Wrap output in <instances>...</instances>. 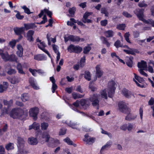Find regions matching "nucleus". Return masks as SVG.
Instances as JSON below:
<instances>
[{"label": "nucleus", "instance_id": "nucleus-1", "mask_svg": "<svg viewBox=\"0 0 154 154\" xmlns=\"http://www.w3.org/2000/svg\"><path fill=\"white\" fill-rule=\"evenodd\" d=\"M116 87V85L113 81H110L108 83L107 89V92L106 89L102 90L100 92V95L102 96H110L115 93V90Z\"/></svg>", "mask_w": 154, "mask_h": 154}, {"label": "nucleus", "instance_id": "nucleus-2", "mask_svg": "<svg viewBox=\"0 0 154 154\" xmlns=\"http://www.w3.org/2000/svg\"><path fill=\"white\" fill-rule=\"evenodd\" d=\"M144 10L143 9H141L140 10L138 13L137 14L138 18L140 20L142 21L144 23L148 24H151L152 26L154 27V20H153L151 19H149L147 20L144 19Z\"/></svg>", "mask_w": 154, "mask_h": 154}, {"label": "nucleus", "instance_id": "nucleus-3", "mask_svg": "<svg viewBox=\"0 0 154 154\" xmlns=\"http://www.w3.org/2000/svg\"><path fill=\"white\" fill-rule=\"evenodd\" d=\"M17 143L18 153L16 154H26L27 152L24 148L25 143L24 140L21 138L18 137Z\"/></svg>", "mask_w": 154, "mask_h": 154}, {"label": "nucleus", "instance_id": "nucleus-4", "mask_svg": "<svg viewBox=\"0 0 154 154\" xmlns=\"http://www.w3.org/2000/svg\"><path fill=\"white\" fill-rule=\"evenodd\" d=\"M39 139L41 142H44L45 141L48 142L49 141L52 143H54L56 144L59 143V141L57 140H55L52 138L50 137V135L47 132H44L41 137H39Z\"/></svg>", "mask_w": 154, "mask_h": 154}, {"label": "nucleus", "instance_id": "nucleus-5", "mask_svg": "<svg viewBox=\"0 0 154 154\" xmlns=\"http://www.w3.org/2000/svg\"><path fill=\"white\" fill-rule=\"evenodd\" d=\"M23 114V111L20 108L13 109L10 113V116L14 119H20Z\"/></svg>", "mask_w": 154, "mask_h": 154}, {"label": "nucleus", "instance_id": "nucleus-6", "mask_svg": "<svg viewBox=\"0 0 154 154\" xmlns=\"http://www.w3.org/2000/svg\"><path fill=\"white\" fill-rule=\"evenodd\" d=\"M118 109L119 111L124 113L130 108L128 107L126 103L123 101L119 102L118 103Z\"/></svg>", "mask_w": 154, "mask_h": 154}, {"label": "nucleus", "instance_id": "nucleus-7", "mask_svg": "<svg viewBox=\"0 0 154 154\" xmlns=\"http://www.w3.org/2000/svg\"><path fill=\"white\" fill-rule=\"evenodd\" d=\"M124 114H126L125 118L126 120L130 121L134 119L135 117L134 112L132 111L131 108L129 109H128V110Z\"/></svg>", "mask_w": 154, "mask_h": 154}, {"label": "nucleus", "instance_id": "nucleus-8", "mask_svg": "<svg viewBox=\"0 0 154 154\" xmlns=\"http://www.w3.org/2000/svg\"><path fill=\"white\" fill-rule=\"evenodd\" d=\"M39 112V109L37 107L31 108L29 111V115L32 117L34 120L37 119V116Z\"/></svg>", "mask_w": 154, "mask_h": 154}, {"label": "nucleus", "instance_id": "nucleus-9", "mask_svg": "<svg viewBox=\"0 0 154 154\" xmlns=\"http://www.w3.org/2000/svg\"><path fill=\"white\" fill-rule=\"evenodd\" d=\"M4 104L5 105L8 106V107L6 109H4L2 112V115H4L5 114H8L9 113L8 109L9 107L11 106L13 103V100H11L9 101H8L6 100H4L3 101Z\"/></svg>", "mask_w": 154, "mask_h": 154}, {"label": "nucleus", "instance_id": "nucleus-10", "mask_svg": "<svg viewBox=\"0 0 154 154\" xmlns=\"http://www.w3.org/2000/svg\"><path fill=\"white\" fill-rule=\"evenodd\" d=\"M90 100L93 106L98 109L99 108V100L97 97H91Z\"/></svg>", "mask_w": 154, "mask_h": 154}, {"label": "nucleus", "instance_id": "nucleus-11", "mask_svg": "<svg viewBox=\"0 0 154 154\" xmlns=\"http://www.w3.org/2000/svg\"><path fill=\"white\" fill-rule=\"evenodd\" d=\"M34 33V31L32 30H29L26 33V37L27 40L29 42H33L34 40L33 35Z\"/></svg>", "mask_w": 154, "mask_h": 154}, {"label": "nucleus", "instance_id": "nucleus-12", "mask_svg": "<svg viewBox=\"0 0 154 154\" xmlns=\"http://www.w3.org/2000/svg\"><path fill=\"white\" fill-rule=\"evenodd\" d=\"M92 12H86L84 14L82 18V21L85 23H91V20L89 19H87L88 16L92 14Z\"/></svg>", "mask_w": 154, "mask_h": 154}, {"label": "nucleus", "instance_id": "nucleus-13", "mask_svg": "<svg viewBox=\"0 0 154 154\" xmlns=\"http://www.w3.org/2000/svg\"><path fill=\"white\" fill-rule=\"evenodd\" d=\"M84 141L88 144H92L96 140L95 138L91 137H88V135L86 134L85 136Z\"/></svg>", "mask_w": 154, "mask_h": 154}, {"label": "nucleus", "instance_id": "nucleus-14", "mask_svg": "<svg viewBox=\"0 0 154 154\" xmlns=\"http://www.w3.org/2000/svg\"><path fill=\"white\" fill-rule=\"evenodd\" d=\"M37 45L38 47L40 49L45 53L46 54H47V55L49 57H51V55L49 52L45 48L46 45L45 43L44 42H40L39 43H38Z\"/></svg>", "mask_w": 154, "mask_h": 154}, {"label": "nucleus", "instance_id": "nucleus-15", "mask_svg": "<svg viewBox=\"0 0 154 154\" xmlns=\"http://www.w3.org/2000/svg\"><path fill=\"white\" fill-rule=\"evenodd\" d=\"M100 68L101 66L100 65H97L95 67L96 75L97 77L100 78L103 75V72L100 69Z\"/></svg>", "mask_w": 154, "mask_h": 154}, {"label": "nucleus", "instance_id": "nucleus-16", "mask_svg": "<svg viewBox=\"0 0 154 154\" xmlns=\"http://www.w3.org/2000/svg\"><path fill=\"white\" fill-rule=\"evenodd\" d=\"M147 63L146 61L141 60L140 62H139L137 64V66L140 69L147 70Z\"/></svg>", "mask_w": 154, "mask_h": 154}, {"label": "nucleus", "instance_id": "nucleus-17", "mask_svg": "<svg viewBox=\"0 0 154 154\" xmlns=\"http://www.w3.org/2000/svg\"><path fill=\"white\" fill-rule=\"evenodd\" d=\"M0 55L4 60H8L9 55L7 52H5L3 50L0 49Z\"/></svg>", "mask_w": 154, "mask_h": 154}, {"label": "nucleus", "instance_id": "nucleus-18", "mask_svg": "<svg viewBox=\"0 0 154 154\" xmlns=\"http://www.w3.org/2000/svg\"><path fill=\"white\" fill-rule=\"evenodd\" d=\"M17 51L16 52L17 55L20 57H21L23 56V48L22 46L18 44L17 45Z\"/></svg>", "mask_w": 154, "mask_h": 154}, {"label": "nucleus", "instance_id": "nucleus-19", "mask_svg": "<svg viewBox=\"0 0 154 154\" xmlns=\"http://www.w3.org/2000/svg\"><path fill=\"white\" fill-rule=\"evenodd\" d=\"M29 82L31 85L34 89L37 90L39 89V87L38 86L36 81L34 80L33 78H30Z\"/></svg>", "mask_w": 154, "mask_h": 154}, {"label": "nucleus", "instance_id": "nucleus-20", "mask_svg": "<svg viewBox=\"0 0 154 154\" xmlns=\"http://www.w3.org/2000/svg\"><path fill=\"white\" fill-rule=\"evenodd\" d=\"M8 83L7 82H3L0 85V92L2 93L6 91L8 87Z\"/></svg>", "mask_w": 154, "mask_h": 154}, {"label": "nucleus", "instance_id": "nucleus-21", "mask_svg": "<svg viewBox=\"0 0 154 154\" xmlns=\"http://www.w3.org/2000/svg\"><path fill=\"white\" fill-rule=\"evenodd\" d=\"M9 82L13 84H16L19 82L20 79L17 77L13 76L8 79Z\"/></svg>", "mask_w": 154, "mask_h": 154}, {"label": "nucleus", "instance_id": "nucleus-22", "mask_svg": "<svg viewBox=\"0 0 154 154\" xmlns=\"http://www.w3.org/2000/svg\"><path fill=\"white\" fill-rule=\"evenodd\" d=\"M28 143L31 145H35L38 143L37 139L34 137H31L28 138Z\"/></svg>", "mask_w": 154, "mask_h": 154}, {"label": "nucleus", "instance_id": "nucleus-23", "mask_svg": "<svg viewBox=\"0 0 154 154\" xmlns=\"http://www.w3.org/2000/svg\"><path fill=\"white\" fill-rule=\"evenodd\" d=\"M64 123H66L67 125L73 129H78V127L77 126L78 124L77 123H75L71 121H66Z\"/></svg>", "mask_w": 154, "mask_h": 154}, {"label": "nucleus", "instance_id": "nucleus-24", "mask_svg": "<svg viewBox=\"0 0 154 154\" xmlns=\"http://www.w3.org/2000/svg\"><path fill=\"white\" fill-rule=\"evenodd\" d=\"M24 26L26 30L33 29L36 27L35 24L32 23L28 24H24Z\"/></svg>", "mask_w": 154, "mask_h": 154}, {"label": "nucleus", "instance_id": "nucleus-25", "mask_svg": "<svg viewBox=\"0 0 154 154\" xmlns=\"http://www.w3.org/2000/svg\"><path fill=\"white\" fill-rule=\"evenodd\" d=\"M126 47H127L128 49H124L123 51L127 54L134 55V49L131 48L128 46H126Z\"/></svg>", "mask_w": 154, "mask_h": 154}, {"label": "nucleus", "instance_id": "nucleus-26", "mask_svg": "<svg viewBox=\"0 0 154 154\" xmlns=\"http://www.w3.org/2000/svg\"><path fill=\"white\" fill-rule=\"evenodd\" d=\"M79 102L77 101L73 103V105L70 106V107L74 111L79 112V111L77 109V108L79 106Z\"/></svg>", "mask_w": 154, "mask_h": 154}, {"label": "nucleus", "instance_id": "nucleus-27", "mask_svg": "<svg viewBox=\"0 0 154 154\" xmlns=\"http://www.w3.org/2000/svg\"><path fill=\"white\" fill-rule=\"evenodd\" d=\"M100 39L103 43L105 44L107 47H109L110 46V43L107 41L106 38L102 36L100 37Z\"/></svg>", "mask_w": 154, "mask_h": 154}, {"label": "nucleus", "instance_id": "nucleus-28", "mask_svg": "<svg viewBox=\"0 0 154 154\" xmlns=\"http://www.w3.org/2000/svg\"><path fill=\"white\" fill-rule=\"evenodd\" d=\"M105 35L107 37H111L113 36L114 32L112 30H107L104 32Z\"/></svg>", "mask_w": 154, "mask_h": 154}, {"label": "nucleus", "instance_id": "nucleus-29", "mask_svg": "<svg viewBox=\"0 0 154 154\" xmlns=\"http://www.w3.org/2000/svg\"><path fill=\"white\" fill-rule=\"evenodd\" d=\"M14 30L16 34L19 35H20L23 31L24 29L23 27H16L14 28Z\"/></svg>", "mask_w": 154, "mask_h": 154}, {"label": "nucleus", "instance_id": "nucleus-30", "mask_svg": "<svg viewBox=\"0 0 154 154\" xmlns=\"http://www.w3.org/2000/svg\"><path fill=\"white\" fill-rule=\"evenodd\" d=\"M63 141L69 145H73L74 147H76L77 146L76 144L73 143V142L68 137L63 139Z\"/></svg>", "mask_w": 154, "mask_h": 154}, {"label": "nucleus", "instance_id": "nucleus-31", "mask_svg": "<svg viewBox=\"0 0 154 154\" xmlns=\"http://www.w3.org/2000/svg\"><path fill=\"white\" fill-rule=\"evenodd\" d=\"M44 56L41 54L36 55L34 56V59L38 61L44 60Z\"/></svg>", "mask_w": 154, "mask_h": 154}, {"label": "nucleus", "instance_id": "nucleus-32", "mask_svg": "<svg viewBox=\"0 0 154 154\" xmlns=\"http://www.w3.org/2000/svg\"><path fill=\"white\" fill-rule=\"evenodd\" d=\"M122 95L125 96H129L132 95L131 91L126 89H124L122 90Z\"/></svg>", "mask_w": 154, "mask_h": 154}, {"label": "nucleus", "instance_id": "nucleus-33", "mask_svg": "<svg viewBox=\"0 0 154 154\" xmlns=\"http://www.w3.org/2000/svg\"><path fill=\"white\" fill-rule=\"evenodd\" d=\"M85 79L89 81L91 80V75L90 72L88 71H85L84 74Z\"/></svg>", "mask_w": 154, "mask_h": 154}, {"label": "nucleus", "instance_id": "nucleus-34", "mask_svg": "<svg viewBox=\"0 0 154 154\" xmlns=\"http://www.w3.org/2000/svg\"><path fill=\"white\" fill-rule=\"evenodd\" d=\"M74 36L71 35H69L67 36L66 35H65L64 37L65 42H66L69 40L73 42Z\"/></svg>", "mask_w": 154, "mask_h": 154}, {"label": "nucleus", "instance_id": "nucleus-35", "mask_svg": "<svg viewBox=\"0 0 154 154\" xmlns=\"http://www.w3.org/2000/svg\"><path fill=\"white\" fill-rule=\"evenodd\" d=\"M41 126L42 130H45L47 129L49 126V124L48 123L44 122L41 123Z\"/></svg>", "mask_w": 154, "mask_h": 154}, {"label": "nucleus", "instance_id": "nucleus-36", "mask_svg": "<svg viewBox=\"0 0 154 154\" xmlns=\"http://www.w3.org/2000/svg\"><path fill=\"white\" fill-rule=\"evenodd\" d=\"M5 148L8 150L13 149L14 148V144L13 143H10L6 145Z\"/></svg>", "mask_w": 154, "mask_h": 154}, {"label": "nucleus", "instance_id": "nucleus-37", "mask_svg": "<svg viewBox=\"0 0 154 154\" xmlns=\"http://www.w3.org/2000/svg\"><path fill=\"white\" fill-rule=\"evenodd\" d=\"M101 12L104 14L106 17H108L109 15V13L106 9L105 8H102L101 10Z\"/></svg>", "mask_w": 154, "mask_h": 154}, {"label": "nucleus", "instance_id": "nucleus-38", "mask_svg": "<svg viewBox=\"0 0 154 154\" xmlns=\"http://www.w3.org/2000/svg\"><path fill=\"white\" fill-rule=\"evenodd\" d=\"M17 67L19 73L22 74H24V72L22 70V67L20 63H18L17 65Z\"/></svg>", "mask_w": 154, "mask_h": 154}, {"label": "nucleus", "instance_id": "nucleus-39", "mask_svg": "<svg viewBox=\"0 0 154 154\" xmlns=\"http://www.w3.org/2000/svg\"><path fill=\"white\" fill-rule=\"evenodd\" d=\"M85 56H83L82 57L80 60L79 65L80 67H83L85 64Z\"/></svg>", "mask_w": 154, "mask_h": 154}, {"label": "nucleus", "instance_id": "nucleus-40", "mask_svg": "<svg viewBox=\"0 0 154 154\" xmlns=\"http://www.w3.org/2000/svg\"><path fill=\"white\" fill-rule=\"evenodd\" d=\"M114 45L116 48L123 47V45L121 44L120 41L119 40H117L114 43Z\"/></svg>", "mask_w": 154, "mask_h": 154}, {"label": "nucleus", "instance_id": "nucleus-41", "mask_svg": "<svg viewBox=\"0 0 154 154\" xmlns=\"http://www.w3.org/2000/svg\"><path fill=\"white\" fill-rule=\"evenodd\" d=\"M75 48V45H71L68 47L67 50L70 53L74 52Z\"/></svg>", "mask_w": 154, "mask_h": 154}, {"label": "nucleus", "instance_id": "nucleus-42", "mask_svg": "<svg viewBox=\"0 0 154 154\" xmlns=\"http://www.w3.org/2000/svg\"><path fill=\"white\" fill-rule=\"evenodd\" d=\"M82 50V47L79 46H75L74 52L75 53H79L81 52Z\"/></svg>", "mask_w": 154, "mask_h": 154}, {"label": "nucleus", "instance_id": "nucleus-43", "mask_svg": "<svg viewBox=\"0 0 154 154\" xmlns=\"http://www.w3.org/2000/svg\"><path fill=\"white\" fill-rule=\"evenodd\" d=\"M126 27L125 25L124 24H121L118 25L116 28L119 30H124Z\"/></svg>", "mask_w": 154, "mask_h": 154}, {"label": "nucleus", "instance_id": "nucleus-44", "mask_svg": "<svg viewBox=\"0 0 154 154\" xmlns=\"http://www.w3.org/2000/svg\"><path fill=\"white\" fill-rule=\"evenodd\" d=\"M87 102L85 100H82L80 101V104L81 105L84 106V108H86L88 106V105L87 104Z\"/></svg>", "mask_w": 154, "mask_h": 154}, {"label": "nucleus", "instance_id": "nucleus-45", "mask_svg": "<svg viewBox=\"0 0 154 154\" xmlns=\"http://www.w3.org/2000/svg\"><path fill=\"white\" fill-rule=\"evenodd\" d=\"M8 60L11 61H16L17 60V57L15 55L12 54L9 55Z\"/></svg>", "mask_w": 154, "mask_h": 154}, {"label": "nucleus", "instance_id": "nucleus-46", "mask_svg": "<svg viewBox=\"0 0 154 154\" xmlns=\"http://www.w3.org/2000/svg\"><path fill=\"white\" fill-rule=\"evenodd\" d=\"M16 43V41L14 39H12L9 42V45L12 48H13L15 46Z\"/></svg>", "mask_w": 154, "mask_h": 154}, {"label": "nucleus", "instance_id": "nucleus-47", "mask_svg": "<svg viewBox=\"0 0 154 154\" xmlns=\"http://www.w3.org/2000/svg\"><path fill=\"white\" fill-rule=\"evenodd\" d=\"M22 8L24 10V12L27 14H30L31 13L29 9L27 8L26 6H23L22 7Z\"/></svg>", "mask_w": 154, "mask_h": 154}, {"label": "nucleus", "instance_id": "nucleus-48", "mask_svg": "<svg viewBox=\"0 0 154 154\" xmlns=\"http://www.w3.org/2000/svg\"><path fill=\"white\" fill-rule=\"evenodd\" d=\"M129 36L130 34L129 32H126L125 34L124 37L125 38V40L128 42L129 43H131V42L129 38Z\"/></svg>", "mask_w": 154, "mask_h": 154}, {"label": "nucleus", "instance_id": "nucleus-49", "mask_svg": "<svg viewBox=\"0 0 154 154\" xmlns=\"http://www.w3.org/2000/svg\"><path fill=\"white\" fill-rule=\"evenodd\" d=\"M91 49V47L89 45L85 47L84 48V54H87L90 51Z\"/></svg>", "mask_w": 154, "mask_h": 154}, {"label": "nucleus", "instance_id": "nucleus-50", "mask_svg": "<svg viewBox=\"0 0 154 154\" xmlns=\"http://www.w3.org/2000/svg\"><path fill=\"white\" fill-rule=\"evenodd\" d=\"M52 48L56 54H57L59 53L58 51L59 48L57 46L55 45H53Z\"/></svg>", "mask_w": 154, "mask_h": 154}, {"label": "nucleus", "instance_id": "nucleus-51", "mask_svg": "<svg viewBox=\"0 0 154 154\" xmlns=\"http://www.w3.org/2000/svg\"><path fill=\"white\" fill-rule=\"evenodd\" d=\"M100 24L103 26H106L107 24L108 21L107 20L105 19L102 20L100 22Z\"/></svg>", "mask_w": 154, "mask_h": 154}, {"label": "nucleus", "instance_id": "nucleus-52", "mask_svg": "<svg viewBox=\"0 0 154 154\" xmlns=\"http://www.w3.org/2000/svg\"><path fill=\"white\" fill-rule=\"evenodd\" d=\"M66 129L65 128L61 129L60 130L59 134L60 135H63L66 133Z\"/></svg>", "mask_w": 154, "mask_h": 154}, {"label": "nucleus", "instance_id": "nucleus-53", "mask_svg": "<svg viewBox=\"0 0 154 154\" xmlns=\"http://www.w3.org/2000/svg\"><path fill=\"white\" fill-rule=\"evenodd\" d=\"M89 87L91 90L93 91H96L97 90V88L94 86V85L92 83L90 84Z\"/></svg>", "mask_w": 154, "mask_h": 154}, {"label": "nucleus", "instance_id": "nucleus-54", "mask_svg": "<svg viewBox=\"0 0 154 154\" xmlns=\"http://www.w3.org/2000/svg\"><path fill=\"white\" fill-rule=\"evenodd\" d=\"M127 125L126 124H124L120 126V129L124 131H126L127 129Z\"/></svg>", "mask_w": 154, "mask_h": 154}, {"label": "nucleus", "instance_id": "nucleus-55", "mask_svg": "<svg viewBox=\"0 0 154 154\" xmlns=\"http://www.w3.org/2000/svg\"><path fill=\"white\" fill-rule=\"evenodd\" d=\"M138 5L140 8L146 7L147 6V4L145 3L144 2H140L138 4Z\"/></svg>", "mask_w": 154, "mask_h": 154}, {"label": "nucleus", "instance_id": "nucleus-56", "mask_svg": "<svg viewBox=\"0 0 154 154\" xmlns=\"http://www.w3.org/2000/svg\"><path fill=\"white\" fill-rule=\"evenodd\" d=\"M44 12L47 14L51 18V15L52 14L51 12L47 9H44Z\"/></svg>", "mask_w": 154, "mask_h": 154}, {"label": "nucleus", "instance_id": "nucleus-57", "mask_svg": "<svg viewBox=\"0 0 154 154\" xmlns=\"http://www.w3.org/2000/svg\"><path fill=\"white\" fill-rule=\"evenodd\" d=\"M126 62L128 66L130 67H131L132 66V61L131 59L128 58V61H127Z\"/></svg>", "mask_w": 154, "mask_h": 154}, {"label": "nucleus", "instance_id": "nucleus-58", "mask_svg": "<svg viewBox=\"0 0 154 154\" xmlns=\"http://www.w3.org/2000/svg\"><path fill=\"white\" fill-rule=\"evenodd\" d=\"M16 72V71L15 69H9L7 72V73L10 75L14 74Z\"/></svg>", "mask_w": 154, "mask_h": 154}, {"label": "nucleus", "instance_id": "nucleus-59", "mask_svg": "<svg viewBox=\"0 0 154 154\" xmlns=\"http://www.w3.org/2000/svg\"><path fill=\"white\" fill-rule=\"evenodd\" d=\"M135 79L137 80L138 81V82L140 83L143 82L144 81V79L143 78H142L136 75V74H135Z\"/></svg>", "mask_w": 154, "mask_h": 154}, {"label": "nucleus", "instance_id": "nucleus-60", "mask_svg": "<svg viewBox=\"0 0 154 154\" xmlns=\"http://www.w3.org/2000/svg\"><path fill=\"white\" fill-rule=\"evenodd\" d=\"M75 11V7L70 8L69 10V13L71 15H73Z\"/></svg>", "mask_w": 154, "mask_h": 154}, {"label": "nucleus", "instance_id": "nucleus-61", "mask_svg": "<svg viewBox=\"0 0 154 154\" xmlns=\"http://www.w3.org/2000/svg\"><path fill=\"white\" fill-rule=\"evenodd\" d=\"M29 71L32 73L33 76H35L36 75V73L37 72V70L29 68Z\"/></svg>", "mask_w": 154, "mask_h": 154}, {"label": "nucleus", "instance_id": "nucleus-62", "mask_svg": "<svg viewBox=\"0 0 154 154\" xmlns=\"http://www.w3.org/2000/svg\"><path fill=\"white\" fill-rule=\"evenodd\" d=\"M34 124H35V125H34V129L35 130H39L40 128L39 124L38 123H37L36 122H34Z\"/></svg>", "mask_w": 154, "mask_h": 154}, {"label": "nucleus", "instance_id": "nucleus-63", "mask_svg": "<svg viewBox=\"0 0 154 154\" xmlns=\"http://www.w3.org/2000/svg\"><path fill=\"white\" fill-rule=\"evenodd\" d=\"M15 16L16 18L19 20H21L24 17V16L21 15L20 13L17 14Z\"/></svg>", "mask_w": 154, "mask_h": 154}, {"label": "nucleus", "instance_id": "nucleus-64", "mask_svg": "<svg viewBox=\"0 0 154 154\" xmlns=\"http://www.w3.org/2000/svg\"><path fill=\"white\" fill-rule=\"evenodd\" d=\"M143 70H144L141 69H139V71L141 74H142V75H143L144 76L147 77L148 76V75L147 74V73H146L143 71Z\"/></svg>", "mask_w": 154, "mask_h": 154}]
</instances>
